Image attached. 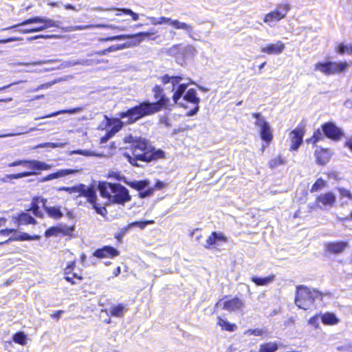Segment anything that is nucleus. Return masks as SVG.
<instances>
[{
	"label": "nucleus",
	"instance_id": "obj_51",
	"mask_svg": "<svg viewBox=\"0 0 352 352\" xmlns=\"http://www.w3.org/2000/svg\"><path fill=\"white\" fill-rule=\"evenodd\" d=\"M337 52L340 54H344L345 53L352 54V44L348 46L344 43H341L338 45Z\"/></svg>",
	"mask_w": 352,
	"mask_h": 352
},
{
	"label": "nucleus",
	"instance_id": "obj_20",
	"mask_svg": "<svg viewBox=\"0 0 352 352\" xmlns=\"http://www.w3.org/2000/svg\"><path fill=\"white\" fill-rule=\"evenodd\" d=\"M153 223V221H134L126 226L120 229L119 232L115 234V238L118 241H121L123 236L127 233L129 230L133 227L137 226L140 227V228L143 229L146 227V225L148 223Z\"/></svg>",
	"mask_w": 352,
	"mask_h": 352
},
{
	"label": "nucleus",
	"instance_id": "obj_59",
	"mask_svg": "<svg viewBox=\"0 0 352 352\" xmlns=\"http://www.w3.org/2000/svg\"><path fill=\"white\" fill-rule=\"evenodd\" d=\"M309 324L312 325V326H314L316 329L319 328V325H320V323H319V316L316 315V316L311 317L309 320Z\"/></svg>",
	"mask_w": 352,
	"mask_h": 352
},
{
	"label": "nucleus",
	"instance_id": "obj_61",
	"mask_svg": "<svg viewBox=\"0 0 352 352\" xmlns=\"http://www.w3.org/2000/svg\"><path fill=\"white\" fill-rule=\"evenodd\" d=\"M23 40L21 37H11L6 39H0V44H6L13 41H21Z\"/></svg>",
	"mask_w": 352,
	"mask_h": 352
},
{
	"label": "nucleus",
	"instance_id": "obj_62",
	"mask_svg": "<svg viewBox=\"0 0 352 352\" xmlns=\"http://www.w3.org/2000/svg\"><path fill=\"white\" fill-rule=\"evenodd\" d=\"M55 83H56V81L42 84V85L38 86L36 89H34V91H38L40 89H48Z\"/></svg>",
	"mask_w": 352,
	"mask_h": 352
},
{
	"label": "nucleus",
	"instance_id": "obj_57",
	"mask_svg": "<svg viewBox=\"0 0 352 352\" xmlns=\"http://www.w3.org/2000/svg\"><path fill=\"white\" fill-rule=\"evenodd\" d=\"M92 64V60L91 59H81L76 61L70 63L71 65H91Z\"/></svg>",
	"mask_w": 352,
	"mask_h": 352
},
{
	"label": "nucleus",
	"instance_id": "obj_15",
	"mask_svg": "<svg viewBox=\"0 0 352 352\" xmlns=\"http://www.w3.org/2000/svg\"><path fill=\"white\" fill-rule=\"evenodd\" d=\"M85 197L87 198V201L89 202L92 206V208L94 209L97 214H99L103 217H104L107 214V210L104 206H100L97 203V195L95 189L92 187L89 188L88 192H87Z\"/></svg>",
	"mask_w": 352,
	"mask_h": 352
},
{
	"label": "nucleus",
	"instance_id": "obj_60",
	"mask_svg": "<svg viewBox=\"0 0 352 352\" xmlns=\"http://www.w3.org/2000/svg\"><path fill=\"white\" fill-rule=\"evenodd\" d=\"M245 334L253 335V336H262L263 334V331L262 329H248L245 332Z\"/></svg>",
	"mask_w": 352,
	"mask_h": 352
},
{
	"label": "nucleus",
	"instance_id": "obj_14",
	"mask_svg": "<svg viewBox=\"0 0 352 352\" xmlns=\"http://www.w3.org/2000/svg\"><path fill=\"white\" fill-rule=\"evenodd\" d=\"M216 306H222L223 309L232 312L241 311L245 306V302L238 297H234L223 302L220 300L216 304Z\"/></svg>",
	"mask_w": 352,
	"mask_h": 352
},
{
	"label": "nucleus",
	"instance_id": "obj_49",
	"mask_svg": "<svg viewBox=\"0 0 352 352\" xmlns=\"http://www.w3.org/2000/svg\"><path fill=\"white\" fill-rule=\"evenodd\" d=\"M65 142H59V143H54V142H46V143H42L36 146V148H63L65 145Z\"/></svg>",
	"mask_w": 352,
	"mask_h": 352
},
{
	"label": "nucleus",
	"instance_id": "obj_32",
	"mask_svg": "<svg viewBox=\"0 0 352 352\" xmlns=\"http://www.w3.org/2000/svg\"><path fill=\"white\" fill-rule=\"evenodd\" d=\"M315 155L316 157L317 162L321 165L326 164L331 157V153L329 151L328 149L323 148H322L320 151H316Z\"/></svg>",
	"mask_w": 352,
	"mask_h": 352
},
{
	"label": "nucleus",
	"instance_id": "obj_52",
	"mask_svg": "<svg viewBox=\"0 0 352 352\" xmlns=\"http://www.w3.org/2000/svg\"><path fill=\"white\" fill-rule=\"evenodd\" d=\"M62 232H63V230L60 228H58V227H51V228H48L45 231V236L46 237H50V236H56L58 233Z\"/></svg>",
	"mask_w": 352,
	"mask_h": 352
},
{
	"label": "nucleus",
	"instance_id": "obj_24",
	"mask_svg": "<svg viewBox=\"0 0 352 352\" xmlns=\"http://www.w3.org/2000/svg\"><path fill=\"white\" fill-rule=\"evenodd\" d=\"M284 49L285 45L278 41L276 43L268 44L265 47H261V51L270 55L280 54L283 52Z\"/></svg>",
	"mask_w": 352,
	"mask_h": 352
},
{
	"label": "nucleus",
	"instance_id": "obj_54",
	"mask_svg": "<svg viewBox=\"0 0 352 352\" xmlns=\"http://www.w3.org/2000/svg\"><path fill=\"white\" fill-rule=\"evenodd\" d=\"M53 62L52 60H38L35 61L32 63H22L19 62L16 63L17 65H42L46 63H52Z\"/></svg>",
	"mask_w": 352,
	"mask_h": 352
},
{
	"label": "nucleus",
	"instance_id": "obj_25",
	"mask_svg": "<svg viewBox=\"0 0 352 352\" xmlns=\"http://www.w3.org/2000/svg\"><path fill=\"white\" fill-rule=\"evenodd\" d=\"M47 203V199L41 197H34L32 203L30 210L32 211V213L34 216L37 217H42L43 212L40 210V204L42 205L43 209H45V204Z\"/></svg>",
	"mask_w": 352,
	"mask_h": 352
},
{
	"label": "nucleus",
	"instance_id": "obj_43",
	"mask_svg": "<svg viewBox=\"0 0 352 352\" xmlns=\"http://www.w3.org/2000/svg\"><path fill=\"white\" fill-rule=\"evenodd\" d=\"M261 352H275L278 349L276 342H267L260 345Z\"/></svg>",
	"mask_w": 352,
	"mask_h": 352
},
{
	"label": "nucleus",
	"instance_id": "obj_35",
	"mask_svg": "<svg viewBox=\"0 0 352 352\" xmlns=\"http://www.w3.org/2000/svg\"><path fill=\"white\" fill-rule=\"evenodd\" d=\"M82 110V107H76V108L70 109L60 110V111L54 112L52 113H50V114L40 117V118H36L35 120H39L41 118H52V117H55L58 115L65 114V113L74 114V113L80 112Z\"/></svg>",
	"mask_w": 352,
	"mask_h": 352
},
{
	"label": "nucleus",
	"instance_id": "obj_1",
	"mask_svg": "<svg viewBox=\"0 0 352 352\" xmlns=\"http://www.w3.org/2000/svg\"><path fill=\"white\" fill-rule=\"evenodd\" d=\"M125 142L131 144V154L124 153V157L133 166L144 167V164L165 157L164 151L155 148L145 138L129 135L125 138Z\"/></svg>",
	"mask_w": 352,
	"mask_h": 352
},
{
	"label": "nucleus",
	"instance_id": "obj_56",
	"mask_svg": "<svg viewBox=\"0 0 352 352\" xmlns=\"http://www.w3.org/2000/svg\"><path fill=\"white\" fill-rule=\"evenodd\" d=\"M153 188L150 187L149 185L146 188H144L142 191L140 192V197L142 198H145L147 197H150L153 193Z\"/></svg>",
	"mask_w": 352,
	"mask_h": 352
},
{
	"label": "nucleus",
	"instance_id": "obj_38",
	"mask_svg": "<svg viewBox=\"0 0 352 352\" xmlns=\"http://www.w3.org/2000/svg\"><path fill=\"white\" fill-rule=\"evenodd\" d=\"M275 276L270 275L264 278L252 276V281L254 283L258 286H265L267 284L272 283L274 280Z\"/></svg>",
	"mask_w": 352,
	"mask_h": 352
},
{
	"label": "nucleus",
	"instance_id": "obj_13",
	"mask_svg": "<svg viewBox=\"0 0 352 352\" xmlns=\"http://www.w3.org/2000/svg\"><path fill=\"white\" fill-rule=\"evenodd\" d=\"M322 130L324 135L334 141H338L344 135L342 129L338 127L335 123L329 122L322 125Z\"/></svg>",
	"mask_w": 352,
	"mask_h": 352
},
{
	"label": "nucleus",
	"instance_id": "obj_27",
	"mask_svg": "<svg viewBox=\"0 0 352 352\" xmlns=\"http://www.w3.org/2000/svg\"><path fill=\"white\" fill-rule=\"evenodd\" d=\"M227 237L223 233L213 232L208 236L204 246L206 248H210V246L216 245L219 241L227 242Z\"/></svg>",
	"mask_w": 352,
	"mask_h": 352
},
{
	"label": "nucleus",
	"instance_id": "obj_50",
	"mask_svg": "<svg viewBox=\"0 0 352 352\" xmlns=\"http://www.w3.org/2000/svg\"><path fill=\"white\" fill-rule=\"evenodd\" d=\"M326 185V182L321 178L318 179L316 182L312 185L311 192H317L322 189Z\"/></svg>",
	"mask_w": 352,
	"mask_h": 352
},
{
	"label": "nucleus",
	"instance_id": "obj_40",
	"mask_svg": "<svg viewBox=\"0 0 352 352\" xmlns=\"http://www.w3.org/2000/svg\"><path fill=\"white\" fill-rule=\"evenodd\" d=\"M127 311V308L123 304H119L117 306L112 307L110 309V314L115 317H122L124 313Z\"/></svg>",
	"mask_w": 352,
	"mask_h": 352
},
{
	"label": "nucleus",
	"instance_id": "obj_44",
	"mask_svg": "<svg viewBox=\"0 0 352 352\" xmlns=\"http://www.w3.org/2000/svg\"><path fill=\"white\" fill-rule=\"evenodd\" d=\"M12 340L15 343L19 344L21 345H25L27 336L24 332L19 331L13 335Z\"/></svg>",
	"mask_w": 352,
	"mask_h": 352
},
{
	"label": "nucleus",
	"instance_id": "obj_21",
	"mask_svg": "<svg viewBox=\"0 0 352 352\" xmlns=\"http://www.w3.org/2000/svg\"><path fill=\"white\" fill-rule=\"evenodd\" d=\"M91 187H87L86 185L83 184H80L74 186H63L58 188L59 191H66L69 194H73L76 192H78L79 195L76 196V198L80 196L85 197L87 194V192L89 190Z\"/></svg>",
	"mask_w": 352,
	"mask_h": 352
},
{
	"label": "nucleus",
	"instance_id": "obj_7",
	"mask_svg": "<svg viewBox=\"0 0 352 352\" xmlns=\"http://www.w3.org/2000/svg\"><path fill=\"white\" fill-rule=\"evenodd\" d=\"M252 116L256 119L254 124L260 129L259 132L261 140L269 144L273 138L270 124L262 116L261 113H253Z\"/></svg>",
	"mask_w": 352,
	"mask_h": 352
},
{
	"label": "nucleus",
	"instance_id": "obj_4",
	"mask_svg": "<svg viewBox=\"0 0 352 352\" xmlns=\"http://www.w3.org/2000/svg\"><path fill=\"white\" fill-rule=\"evenodd\" d=\"M184 80L183 76L172 75L166 74L161 77V81L164 85V89L173 92L172 99L174 104L182 105L179 102L181 98L188 88L189 85H195V82L191 79H188L189 82H181Z\"/></svg>",
	"mask_w": 352,
	"mask_h": 352
},
{
	"label": "nucleus",
	"instance_id": "obj_22",
	"mask_svg": "<svg viewBox=\"0 0 352 352\" xmlns=\"http://www.w3.org/2000/svg\"><path fill=\"white\" fill-rule=\"evenodd\" d=\"M290 135L292 140L291 149L296 151L302 142L304 131L302 129L296 128L291 132Z\"/></svg>",
	"mask_w": 352,
	"mask_h": 352
},
{
	"label": "nucleus",
	"instance_id": "obj_63",
	"mask_svg": "<svg viewBox=\"0 0 352 352\" xmlns=\"http://www.w3.org/2000/svg\"><path fill=\"white\" fill-rule=\"evenodd\" d=\"M16 232H17L16 229L6 228V229H3V230H0V235L8 236L9 234H10L12 233H16Z\"/></svg>",
	"mask_w": 352,
	"mask_h": 352
},
{
	"label": "nucleus",
	"instance_id": "obj_12",
	"mask_svg": "<svg viewBox=\"0 0 352 352\" xmlns=\"http://www.w3.org/2000/svg\"><path fill=\"white\" fill-rule=\"evenodd\" d=\"M289 10L290 6L289 4H279L274 11L265 15L264 22L270 23L273 21H279L286 16Z\"/></svg>",
	"mask_w": 352,
	"mask_h": 352
},
{
	"label": "nucleus",
	"instance_id": "obj_48",
	"mask_svg": "<svg viewBox=\"0 0 352 352\" xmlns=\"http://www.w3.org/2000/svg\"><path fill=\"white\" fill-rule=\"evenodd\" d=\"M71 154H76V155H82L84 156L89 157V156H97V157H101L102 155L98 154L94 151H88V150H74L72 151Z\"/></svg>",
	"mask_w": 352,
	"mask_h": 352
},
{
	"label": "nucleus",
	"instance_id": "obj_10",
	"mask_svg": "<svg viewBox=\"0 0 352 352\" xmlns=\"http://www.w3.org/2000/svg\"><path fill=\"white\" fill-rule=\"evenodd\" d=\"M346 63L327 61L316 64V69L324 74L329 75L343 72L347 67Z\"/></svg>",
	"mask_w": 352,
	"mask_h": 352
},
{
	"label": "nucleus",
	"instance_id": "obj_46",
	"mask_svg": "<svg viewBox=\"0 0 352 352\" xmlns=\"http://www.w3.org/2000/svg\"><path fill=\"white\" fill-rule=\"evenodd\" d=\"M286 162L280 155L277 157L269 161L268 166L270 168L274 169L279 165L285 164Z\"/></svg>",
	"mask_w": 352,
	"mask_h": 352
},
{
	"label": "nucleus",
	"instance_id": "obj_42",
	"mask_svg": "<svg viewBox=\"0 0 352 352\" xmlns=\"http://www.w3.org/2000/svg\"><path fill=\"white\" fill-rule=\"evenodd\" d=\"M218 324L223 329L230 332L234 331L236 329V325L235 324L230 323L226 320H223L220 317L218 318Z\"/></svg>",
	"mask_w": 352,
	"mask_h": 352
},
{
	"label": "nucleus",
	"instance_id": "obj_9",
	"mask_svg": "<svg viewBox=\"0 0 352 352\" xmlns=\"http://www.w3.org/2000/svg\"><path fill=\"white\" fill-rule=\"evenodd\" d=\"M158 19L159 21L160 22V25L164 23L168 24L176 30H182L187 34V35L190 38L193 40H197V38L194 36L195 32L193 27L191 25L184 22H182L177 19H173L171 18L166 16H161Z\"/></svg>",
	"mask_w": 352,
	"mask_h": 352
},
{
	"label": "nucleus",
	"instance_id": "obj_11",
	"mask_svg": "<svg viewBox=\"0 0 352 352\" xmlns=\"http://www.w3.org/2000/svg\"><path fill=\"white\" fill-rule=\"evenodd\" d=\"M157 32L155 31L154 29L151 30L148 32H141L135 34H121L113 36H109L105 38H103L102 41H120L124 39H131L130 42H135L138 40H140V43L146 37H149L152 35H154Z\"/></svg>",
	"mask_w": 352,
	"mask_h": 352
},
{
	"label": "nucleus",
	"instance_id": "obj_37",
	"mask_svg": "<svg viewBox=\"0 0 352 352\" xmlns=\"http://www.w3.org/2000/svg\"><path fill=\"white\" fill-rule=\"evenodd\" d=\"M44 210L50 217L56 219H59L63 216L60 208L58 206H47L45 205Z\"/></svg>",
	"mask_w": 352,
	"mask_h": 352
},
{
	"label": "nucleus",
	"instance_id": "obj_55",
	"mask_svg": "<svg viewBox=\"0 0 352 352\" xmlns=\"http://www.w3.org/2000/svg\"><path fill=\"white\" fill-rule=\"evenodd\" d=\"M338 190L340 193V196L341 199L344 198V197H346L350 200L352 199V193L351 192L350 190L345 189L344 188H338Z\"/></svg>",
	"mask_w": 352,
	"mask_h": 352
},
{
	"label": "nucleus",
	"instance_id": "obj_58",
	"mask_svg": "<svg viewBox=\"0 0 352 352\" xmlns=\"http://www.w3.org/2000/svg\"><path fill=\"white\" fill-rule=\"evenodd\" d=\"M46 30V27H45L44 24L34 28H30V29H25L23 32L24 34H30V33H34V32H38Z\"/></svg>",
	"mask_w": 352,
	"mask_h": 352
},
{
	"label": "nucleus",
	"instance_id": "obj_16",
	"mask_svg": "<svg viewBox=\"0 0 352 352\" xmlns=\"http://www.w3.org/2000/svg\"><path fill=\"white\" fill-rule=\"evenodd\" d=\"M120 254L119 251L110 245H105L102 248H98L93 253V256L98 258H114Z\"/></svg>",
	"mask_w": 352,
	"mask_h": 352
},
{
	"label": "nucleus",
	"instance_id": "obj_23",
	"mask_svg": "<svg viewBox=\"0 0 352 352\" xmlns=\"http://www.w3.org/2000/svg\"><path fill=\"white\" fill-rule=\"evenodd\" d=\"M95 28H118L120 30H124V28H121L119 27H116L113 25H108V24H97V25H76V26H70L65 29V32H73L78 30H91Z\"/></svg>",
	"mask_w": 352,
	"mask_h": 352
},
{
	"label": "nucleus",
	"instance_id": "obj_6",
	"mask_svg": "<svg viewBox=\"0 0 352 352\" xmlns=\"http://www.w3.org/2000/svg\"><path fill=\"white\" fill-rule=\"evenodd\" d=\"M200 98L197 96V91L195 89H186L184 95L179 100L182 103V105H179L182 107L187 108L186 103H190L194 105V107L190 110L186 116H193L197 113L199 110Z\"/></svg>",
	"mask_w": 352,
	"mask_h": 352
},
{
	"label": "nucleus",
	"instance_id": "obj_2",
	"mask_svg": "<svg viewBox=\"0 0 352 352\" xmlns=\"http://www.w3.org/2000/svg\"><path fill=\"white\" fill-rule=\"evenodd\" d=\"M164 89L160 85H155L153 91L154 98L157 100L155 102L149 101H144L140 102L125 111L119 113V116L122 118H126V121L128 124H133L139 120L160 111L162 108L168 109L170 104V99L163 94Z\"/></svg>",
	"mask_w": 352,
	"mask_h": 352
},
{
	"label": "nucleus",
	"instance_id": "obj_36",
	"mask_svg": "<svg viewBox=\"0 0 352 352\" xmlns=\"http://www.w3.org/2000/svg\"><path fill=\"white\" fill-rule=\"evenodd\" d=\"M140 43V40H138L135 42H126L123 44H117L111 45V47L107 48L108 53L113 52L118 50H124L128 47H131L132 46L138 45Z\"/></svg>",
	"mask_w": 352,
	"mask_h": 352
},
{
	"label": "nucleus",
	"instance_id": "obj_33",
	"mask_svg": "<svg viewBox=\"0 0 352 352\" xmlns=\"http://www.w3.org/2000/svg\"><path fill=\"white\" fill-rule=\"evenodd\" d=\"M104 118H106V120L107 121V126L111 127L112 129H113L114 131H116L117 133L122 129L124 123L129 124L128 123L126 122V121L127 120L126 118H124V121H121L119 119H116V120L109 119V118H108V117L107 116H104ZM120 118L122 119V118L120 116ZM122 120H123V118H122Z\"/></svg>",
	"mask_w": 352,
	"mask_h": 352
},
{
	"label": "nucleus",
	"instance_id": "obj_17",
	"mask_svg": "<svg viewBox=\"0 0 352 352\" xmlns=\"http://www.w3.org/2000/svg\"><path fill=\"white\" fill-rule=\"evenodd\" d=\"M196 53V49L190 45L183 46L181 45L179 56L177 58V63L184 65L186 60L192 58Z\"/></svg>",
	"mask_w": 352,
	"mask_h": 352
},
{
	"label": "nucleus",
	"instance_id": "obj_5",
	"mask_svg": "<svg viewBox=\"0 0 352 352\" xmlns=\"http://www.w3.org/2000/svg\"><path fill=\"white\" fill-rule=\"evenodd\" d=\"M323 294L317 289L298 285L296 287L295 304L302 309L307 310L315 307L317 300H322Z\"/></svg>",
	"mask_w": 352,
	"mask_h": 352
},
{
	"label": "nucleus",
	"instance_id": "obj_29",
	"mask_svg": "<svg viewBox=\"0 0 352 352\" xmlns=\"http://www.w3.org/2000/svg\"><path fill=\"white\" fill-rule=\"evenodd\" d=\"M27 166L29 168L35 170H50L52 167V165L47 164L45 162L38 160H28Z\"/></svg>",
	"mask_w": 352,
	"mask_h": 352
},
{
	"label": "nucleus",
	"instance_id": "obj_3",
	"mask_svg": "<svg viewBox=\"0 0 352 352\" xmlns=\"http://www.w3.org/2000/svg\"><path fill=\"white\" fill-rule=\"evenodd\" d=\"M98 190L101 197L107 198L111 204L124 206L131 199L129 190L120 184L100 182Z\"/></svg>",
	"mask_w": 352,
	"mask_h": 352
},
{
	"label": "nucleus",
	"instance_id": "obj_34",
	"mask_svg": "<svg viewBox=\"0 0 352 352\" xmlns=\"http://www.w3.org/2000/svg\"><path fill=\"white\" fill-rule=\"evenodd\" d=\"M322 322L326 325H335L340 322L335 314L327 312L320 316Z\"/></svg>",
	"mask_w": 352,
	"mask_h": 352
},
{
	"label": "nucleus",
	"instance_id": "obj_47",
	"mask_svg": "<svg viewBox=\"0 0 352 352\" xmlns=\"http://www.w3.org/2000/svg\"><path fill=\"white\" fill-rule=\"evenodd\" d=\"M324 133H322L319 129H318L314 132L313 136L311 138L307 140V143L312 142L315 144L320 140H323L324 138Z\"/></svg>",
	"mask_w": 352,
	"mask_h": 352
},
{
	"label": "nucleus",
	"instance_id": "obj_31",
	"mask_svg": "<svg viewBox=\"0 0 352 352\" xmlns=\"http://www.w3.org/2000/svg\"><path fill=\"white\" fill-rule=\"evenodd\" d=\"M39 239H40V236L39 235L31 236V235H30L28 233L23 232V233H21L19 235L14 237V238L11 237V238L8 239V240H6V241H5L3 242L0 243V244L1 245L7 244L10 241H23L38 240Z\"/></svg>",
	"mask_w": 352,
	"mask_h": 352
},
{
	"label": "nucleus",
	"instance_id": "obj_19",
	"mask_svg": "<svg viewBox=\"0 0 352 352\" xmlns=\"http://www.w3.org/2000/svg\"><path fill=\"white\" fill-rule=\"evenodd\" d=\"M13 221L17 228H19L21 225H34L37 223L36 220L33 217L25 212H21L17 217H13Z\"/></svg>",
	"mask_w": 352,
	"mask_h": 352
},
{
	"label": "nucleus",
	"instance_id": "obj_28",
	"mask_svg": "<svg viewBox=\"0 0 352 352\" xmlns=\"http://www.w3.org/2000/svg\"><path fill=\"white\" fill-rule=\"evenodd\" d=\"M325 246L327 251L333 254H339L344 251L348 246V243L344 241H337L328 243Z\"/></svg>",
	"mask_w": 352,
	"mask_h": 352
},
{
	"label": "nucleus",
	"instance_id": "obj_30",
	"mask_svg": "<svg viewBox=\"0 0 352 352\" xmlns=\"http://www.w3.org/2000/svg\"><path fill=\"white\" fill-rule=\"evenodd\" d=\"M122 177V180L126 184L134 189L138 190L140 192L144 188H146L149 185V182L148 180L127 182L124 176Z\"/></svg>",
	"mask_w": 352,
	"mask_h": 352
},
{
	"label": "nucleus",
	"instance_id": "obj_39",
	"mask_svg": "<svg viewBox=\"0 0 352 352\" xmlns=\"http://www.w3.org/2000/svg\"><path fill=\"white\" fill-rule=\"evenodd\" d=\"M111 10H115L117 13L116 14V16H120V12L130 15L132 17L133 21H136L139 19V14L138 13L134 12L132 10L129 8H112Z\"/></svg>",
	"mask_w": 352,
	"mask_h": 352
},
{
	"label": "nucleus",
	"instance_id": "obj_26",
	"mask_svg": "<svg viewBox=\"0 0 352 352\" xmlns=\"http://www.w3.org/2000/svg\"><path fill=\"white\" fill-rule=\"evenodd\" d=\"M78 172L77 170L75 169H61L58 170L56 173H51L41 179V182H45L50 180H52L54 179H58L60 177H63L67 176L69 175H73Z\"/></svg>",
	"mask_w": 352,
	"mask_h": 352
},
{
	"label": "nucleus",
	"instance_id": "obj_45",
	"mask_svg": "<svg viewBox=\"0 0 352 352\" xmlns=\"http://www.w3.org/2000/svg\"><path fill=\"white\" fill-rule=\"evenodd\" d=\"M181 45L182 44L174 45L166 50V54L169 56L175 57L177 62Z\"/></svg>",
	"mask_w": 352,
	"mask_h": 352
},
{
	"label": "nucleus",
	"instance_id": "obj_41",
	"mask_svg": "<svg viewBox=\"0 0 352 352\" xmlns=\"http://www.w3.org/2000/svg\"><path fill=\"white\" fill-rule=\"evenodd\" d=\"M37 173L36 172H23L21 173H16V174H11V175H6L4 178L2 179V181L4 182H8V179H20L31 175H36Z\"/></svg>",
	"mask_w": 352,
	"mask_h": 352
},
{
	"label": "nucleus",
	"instance_id": "obj_53",
	"mask_svg": "<svg viewBox=\"0 0 352 352\" xmlns=\"http://www.w3.org/2000/svg\"><path fill=\"white\" fill-rule=\"evenodd\" d=\"M57 36L54 34H38V35H36V36H30V37H28L26 39L28 41H32L34 40H36V39H38V38H45V39H48V38H56Z\"/></svg>",
	"mask_w": 352,
	"mask_h": 352
},
{
	"label": "nucleus",
	"instance_id": "obj_18",
	"mask_svg": "<svg viewBox=\"0 0 352 352\" xmlns=\"http://www.w3.org/2000/svg\"><path fill=\"white\" fill-rule=\"evenodd\" d=\"M336 198L335 195L331 192H328L319 195L316 200L317 206L322 209V206L319 205L321 203L324 206L331 207L334 205Z\"/></svg>",
	"mask_w": 352,
	"mask_h": 352
},
{
	"label": "nucleus",
	"instance_id": "obj_8",
	"mask_svg": "<svg viewBox=\"0 0 352 352\" xmlns=\"http://www.w3.org/2000/svg\"><path fill=\"white\" fill-rule=\"evenodd\" d=\"M33 23H43L45 27H46V29L52 27L54 28H59V21H54L53 19L46 18V17H42V16H34L30 19H28L21 23L12 25L8 28H3L1 30H12V29H16L21 26L27 25Z\"/></svg>",
	"mask_w": 352,
	"mask_h": 352
},
{
	"label": "nucleus",
	"instance_id": "obj_64",
	"mask_svg": "<svg viewBox=\"0 0 352 352\" xmlns=\"http://www.w3.org/2000/svg\"><path fill=\"white\" fill-rule=\"evenodd\" d=\"M19 165L27 166L28 160H17L8 164L9 167L16 166Z\"/></svg>",
	"mask_w": 352,
	"mask_h": 352
}]
</instances>
